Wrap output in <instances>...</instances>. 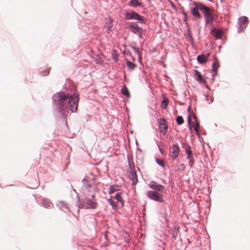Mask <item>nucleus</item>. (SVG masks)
Here are the masks:
<instances>
[{"instance_id":"nucleus-1","label":"nucleus","mask_w":250,"mask_h":250,"mask_svg":"<svg viewBox=\"0 0 250 250\" xmlns=\"http://www.w3.org/2000/svg\"><path fill=\"white\" fill-rule=\"evenodd\" d=\"M53 100L63 116L66 115L68 109L72 112H76L77 110L79 100L78 94L69 95L64 92H58L53 96Z\"/></svg>"},{"instance_id":"nucleus-2","label":"nucleus","mask_w":250,"mask_h":250,"mask_svg":"<svg viewBox=\"0 0 250 250\" xmlns=\"http://www.w3.org/2000/svg\"><path fill=\"white\" fill-rule=\"evenodd\" d=\"M200 10L203 12L207 24H211L214 20V10L205 5L199 7Z\"/></svg>"},{"instance_id":"nucleus-3","label":"nucleus","mask_w":250,"mask_h":250,"mask_svg":"<svg viewBox=\"0 0 250 250\" xmlns=\"http://www.w3.org/2000/svg\"><path fill=\"white\" fill-rule=\"evenodd\" d=\"M147 195L148 197L153 200L163 203L164 202V195L162 193H159L153 190H150L147 192Z\"/></svg>"},{"instance_id":"nucleus-4","label":"nucleus","mask_w":250,"mask_h":250,"mask_svg":"<svg viewBox=\"0 0 250 250\" xmlns=\"http://www.w3.org/2000/svg\"><path fill=\"white\" fill-rule=\"evenodd\" d=\"M193 118L194 119V122H193L192 123H191V119L189 117L188 119V123L189 125L190 129L191 130V127H193L197 134L199 135V123L198 122L197 118L195 115H193Z\"/></svg>"},{"instance_id":"nucleus-5","label":"nucleus","mask_w":250,"mask_h":250,"mask_svg":"<svg viewBox=\"0 0 250 250\" xmlns=\"http://www.w3.org/2000/svg\"><path fill=\"white\" fill-rule=\"evenodd\" d=\"M126 18L127 20H136L139 21H144V18L140 15L137 13L132 11L130 13H126L125 14Z\"/></svg>"},{"instance_id":"nucleus-6","label":"nucleus","mask_w":250,"mask_h":250,"mask_svg":"<svg viewBox=\"0 0 250 250\" xmlns=\"http://www.w3.org/2000/svg\"><path fill=\"white\" fill-rule=\"evenodd\" d=\"M158 123L160 131L164 135L166 134L167 130V121L164 119L160 118L158 120Z\"/></svg>"},{"instance_id":"nucleus-7","label":"nucleus","mask_w":250,"mask_h":250,"mask_svg":"<svg viewBox=\"0 0 250 250\" xmlns=\"http://www.w3.org/2000/svg\"><path fill=\"white\" fill-rule=\"evenodd\" d=\"M194 4L195 5V7L191 9V13L195 18L199 19L201 17V16L199 12V10H200L199 7L204 6V5L202 3H194Z\"/></svg>"},{"instance_id":"nucleus-8","label":"nucleus","mask_w":250,"mask_h":250,"mask_svg":"<svg viewBox=\"0 0 250 250\" xmlns=\"http://www.w3.org/2000/svg\"><path fill=\"white\" fill-rule=\"evenodd\" d=\"M151 188L159 191H163L165 189L164 186L158 184L156 182L152 181L148 184Z\"/></svg>"},{"instance_id":"nucleus-9","label":"nucleus","mask_w":250,"mask_h":250,"mask_svg":"<svg viewBox=\"0 0 250 250\" xmlns=\"http://www.w3.org/2000/svg\"><path fill=\"white\" fill-rule=\"evenodd\" d=\"M185 151L188 155V159L189 160V164L190 167H192L194 164L193 160V155L191 150V148L189 145H187L185 148Z\"/></svg>"},{"instance_id":"nucleus-10","label":"nucleus","mask_w":250,"mask_h":250,"mask_svg":"<svg viewBox=\"0 0 250 250\" xmlns=\"http://www.w3.org/2000/svg\"><path fill=\"white\" fill-rule=\"evenodd\" d=\"M180 148L176 145H173L170 149L172 155H171L172 159L174 160L179 156Z\"/></svg>"},{"instance_id":"nucleus-11","label":"nucleus","mask_w":250,"mask_h":250,"mask_svg":"<svg viewBox=\"0 0 250 250\" xmlns=\"http://www.w3.org/2000/svg\"><path fill=\"white\" fill-rule=\"evenodd\" d=\"M129 27L133 29V32L134 33L141 34L142 32V29L135 23H130Z\"/></svg>"},{"instance_id":"nucleus-12","label":"nucleus","mask_w":250,"mask_h":250,"mask_svg":"<svg viewBox=\"0 0 250 250\" xmlns=\"http://www.w3.org/2000/svg\"><path fill=\"white\" fill-rule=\"evenodd\" d=\"M193 74L194 76L196 77V79L197 81L203 83H206V80H205L202 75L200 74V73L197 70H194L193 71Z\"/></svg>"},{"instance_id":"nucleus-13","label":"nucleus","mask_w":250,"mask_h":250,"mask_svg":"<svg viewBox=\"0 0 250 250\" xmlns=\"http://www.w3.org/2000/svg\"><path fill=\"white\" fill-rule=\"evenodd\" d=\"M86 207L88 208L95 209L97 207V203L90 199H85L84 202Z\"/></svg>"},{"instance_id":"nucleus-14","label":"nucleus","mask_w":250,"mask_h":250,"mask_svg":"<svg viewBox=\"0 0 250 250\" xmlns=\"http://www.w3.org/2000/svg\"><path fill=\"white\" fill-rule=\"evenodd\" d=\"M211 33L212 34L217 38H221L222 36L221 32L215 28L213 29V30L211 31Z\"/></svg>"},{"instance_id":"nucleus-15","label":"nucleus","mask_w":250,"mask_h":250,"mask_svg":"<svg viewBox=\"0 0 250 250\" xmlns=\"http://www.w3.org/2000/svg\"><path fill=\"white\" fill-rule=\"evenodd\" d=\"M239 25L240 26L245 24L248 21V18L246 16L241 17L239 19Z\"/></svg>"},{"instance_id":"nucleus-16","label":"nucleus","mask_w":250,"mask_h":250,"mask_svg":"<svg viewBox=\"0 0 250 250\" xmlns=\"http://www.w3.org/2000/svg\"><path fill=\"white\" fill-rule=\"evenodd\" d=\"M119 186L117 185H112L109 187V193L113 194L115 191L118 190Z\"/></svg>"},{"instance_id":"nucleus-17","label":"nucleus","mask_w":250,"mask_h":250,"mask_svg":"<svg viewBox=\"0 0 250 250\" xmlns=\"http://www.w3.org/2000/svg\"><path fill=\"white\" fill-rule=\"evenodd\" d=\"M207 60V57L204 55H199L198 57H197V61L200 62V63H204V62H205Z\"/></svg>"},{"instance_id":"nucleus-18","label":"nucleus","mask_w":250,"mask_h":250,"mask_svg":"<svg viewBox=\"0 0 250 250\" xmlns=\"http://www.w3.org/2000/svg\"><path fill=\"white\" fill-rule=\"evenodd\" d=\"M129 176L132 179L133 184H135L137 181V176L135 171H132Z\"/></svg>"},{"instance_id":"nucleus-19","label":"nucleus","mask_w":250,"mask_h":250,"mask_svg":"<svg viewBox=\"0 0 250 250\" xmlns=\"http://www.w3.org/2000/svg\"><path fill=\"white\" fill-rule=\"evenodd\" d=\"M219 66V62L217 61H214L213 64H212V71L216 73L217 69Z\"/></svg>"},{"instance_id":"nucleus-20","label":"nucleus","mask_w":250,"mask_h":250,"mask_svg":"<svg viewBox=\"0 0 250 250\" xmlns=\"http://www.w3.org/2000/svg\"><path fill=\"white\" fill-rule=\"evenodd\" d=\"M168 104V100L166 97L163 98V101L161 104V107L163 109H166Z\"/></svg>"},{"instance_id":"nucleus-21","label":"nucleus","mask_w":250,"mask_h":250,"mask_svg":"<svg viewBox=\"0 0 250 250\" xmlns=\"http://www.w3.org/2000/svg\"><path fill=\"white\" fill-rule=\"evenodd\" d=\"M126 65L128 69L131 70L134 69L136 66V65L134 63L130 61H127Z\"/></svg>"},{"instance_id":"nucleus-22","label":"nucleus","mask_w":250,"mask_h":250,"mask_svg":"<svg viewBox=\"0 0 250 250\" xmlns=\"http://www.w3.org/2000/svg\"><path fill=\"white\" fill-rule=\"evenodd\" d=\"M176 122L178 125H181L184 123V121L181 116H178L176 118Z\"/></svg>"},{"instance_id":"nucleus-23","label":"nucleus","mask_w":250,"mask_h":250,"mask_svg":"<svg viewBox=\"0 0 250 250\" xmlns=\"http://www.w3.org/2000/svg\"><path fill=\"white\" fill-rule=\"evenodd\" d=\"M115 198L118 202H120L122 203V205H123L122 198L121 197V193H117L115 195Z\"/></svg>"},{"instance_id":"nucleus-24","label":"nucleus","mask_w":250,"mask_h":250,"mask_svg":"<svg viewBox=\"0 0 250 250\" xmlns=\"http://www.w3.org/2000/svg\"><path fill=\"white\" fill-rule=\"evenodd\" d=\"M130 3L133 6H141L140 3L137 0H131Z\"/></svg>"},{"instance_id":"nucleus-25","label":"nucleus","mask_w":250,"mask_h":250,"mask_svg":"<svg viewBox=\"0 0 250 250\" xmlns=\"http://www.w3.org/2000/svg\"><path fill=\"white\" fill-rule=\"evenodd\" d=\"M122 93L127 97H129L130 96L128 90L126 87H124L122 90Z\"/></svg>"},{"instance_id":"nucleus-26","label":"nucleus","mask_w":250,"mask_h":250,"mask_svg":"<svg viewBox=\"0 0 250 250\" xmlns=\"http://www.w3.org/2000/svg\"><path fill=\"white\" fill-rule=\"evenodd\" d=\"M42 204L45 208L50 207L52 204L50 202L47 201L46 200H43L42 202Z\"/></svg>"},{"instance_id":"nucleus-27","label":"nucleus","mask_w":250,"mask_h":250,"mask_svg":"<svg viewBox=\"0 0 250 250\" xmlns=\"http://www.w3.org/2000/svg\"><path fill=\"white\" fill-rule=\"evenodd\" d=\"M157 163L160 165L161 166L163 167H165V163L164 160L161 159H157L156 160Z\"/></svg>"},{"instance_id":"nucleus-28","label":"nucleus","mask_w":250,"mask_h":250,"mask_svg":"<svg viewBox=\"0 0 250 250\" xmlns=\"http://www.w3.org/2000/svg\"><path fill=\"white\" fill-rule=\"evenodd\" d=\"M108 202L111 205V206L113 208H115L116 207V203L112 200L111 198H109L108 199Z\"/></svg>"},{"instance_id":"nucleus-29","label":"nucleus","mask_w":250,"mask_h":250,"mask_svg":"<svg viewBox=\"0 0 250 250\" xmlns=\"http://www.w3.org/2000/svg\"><path fill=\"white\" fill-rule=\"evenodd\" d=\"M183 14L184 15V21H187L188 20V17L186 13L185 12H183Z\"/></svg>"},{"instance_id":"nucleus-30","label":"nucleus","mask_w":250,"mask_h":250,"mask_svg":"<svg viewBox=\"0 0 250 250\" xmlns=\"http://www.w3.org/2000/svg\"><path fill=\"white\" fill-rule=\"evenodd\" d=\"M179 169H181L182 170H185V166L184 164H179Z\"/></svg>"},{"instance_id":"nucleus-31","label":"nucleus","mask_w":250,"mask_h":250,"mask_svg":"<svg viewBox=\"0 0 250 250\" xmlns=\"http://www.w3.org/2000/svg\"><path fill=\"white\" fill-rule=\"evenodd\" d=\"M49 73V71L48 70H46L45 71L43 72V73L42 74V75L43 76H47Z\"/></svg>"},{"instance_id":"nucleus-32","label":"nucleus","mask_w":250,"mask_h":250,"mask_svg":"<svg viewBox=\"0 0 250 250\" xmlns=\"http://www.w3.org/2000/svg\"><path fill=\"white\" fill-rule=\"evenodd\" d=\"M112 27V22L109 21L108 25L107 26V30L110 31V29Z\"/></svg>"},{"instance_id":"nucleus-33","label":"nucleus","mask_w":250,"mask_h":250,"mask_svg":"<svg viewBox=\"0 0 250 250\" xmlns=\"http://www.w3.org/2000/svg\"><path fill=\"white\" fill-rule=\"evenodd\" d=\"M114 60L116 61V58H115Z\"/></svg>"},{"instance_id":"nucleus-34","label":"nucleus","mask_w":250,"mask_h":250,"mask_svg":"<svg viewBox=\"0 0 250 250\" xmlns=\"http://www.w3.org/2000/svg\"><path fill=\"white\" fill-rule=\"evenodd\" d=\"M114 60L116 61V58H115Z\"/></svg>"}]
</instances>
